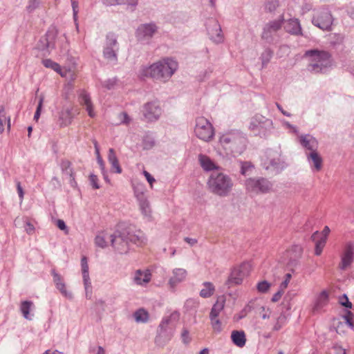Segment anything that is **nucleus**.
Segmentation results:
<instances>
[{
  "instance_id": "72a5a7b5",
  "label": "nucleus",
  "mask_w": 354,
  "mask_h": 354,
  "mask_svg": "<svg viewBox=\"0 0 354 354\" xmlns=\"http://www.w3.org/2000/svg\"><path fill=\"white\" fill-rule=\"evenodd\" d=\"M225 301V300L223 296H221L217 298L216 303L214 304L211 310L209 317H218L221 312L224 308Z\"/></svg>"
},
{
  "instance_id": "4c0bfd02",
  "label": "nucleus",
  "mask_w": 354,
  "mask_h": 354,
  "mask_svg": "<svg viewBox=\"0 0 354 354\" xmlns=\"http://www.w3.org/2000/svg\"><path fill=\"white\" fill-rule=\"evenodd\" d=\"M279 122L281 124L282 127L288 131V133L295 134L297 136L299 135V128L296 125L290 124L285 119H280Z\"/></svg>"
},
{
  "instance_id": "79ce46f5",
  "label": "nucleus",
  "mask_w": 354,
  "mask_h": 354,
  "mask_svg": "<svg viewBox=\"0 0 354 354\" xmlns=\"http://www.w3.org/2000/svg\"><path fill=\"white\" fill-rule=\"evenodd\" d=\"M272 55L273 52L271 49L267 48L264 50L260 57L262 63V67H265L270 62Z\"/></svg>"
},
{
  "instance_id": "49530a36",
  "label": "nucleus",
  "mask_w": 354,
  "mask_h": 354,
  "mask_svg": "<svg viewBox=\"0 0 354 354\" xmlns=\"http://www.w3.org/2000/svg\"><path fill=\"white\" fill-rule=\"evenodd\" d=\"M257 313L261 317L262 319H269L271 315V310L269 308L264 306H259L257 309Z\"/></svg>"
},
{
  "instance_id": "1a4fd4ad",
  "label": "nucleus",
  "mask_w": 354,
  "mask_h": 354,
  "mask_svg": "<svg viewBox=\"0 0 354 354\" xmlns=\"http://www.w3.org/2000/svg\"><path fill=\"white\" fill-rule=\"evenodd\" d=\"M119 45L115 34L109 32L106 35V41L103 50L104 58L109 62L115 64L118 61V51Z\"/></svg>"
},
{
  "instance_id": "9b49d317",
  "label": "nucleus",
  "mask_w": 354,
  "mask_h": 354,
  "mask_svg": "<svg viewBox=\"0 0 354 354\" xmlns=\"http://www.w3.org/2000/svg\"><path fill=\"white\" fill-rule=\"evenodd\" d=\"M194 133L199 139L204 141L210 140L214 135L212 124L204 117L196 118Z\"/></svg>"
},
{
  "instance_id": "6e6d98bb",
  "label": "nucleus",
  "mask_w": 354,
  "mask_h": 354,
  "mask_svg": "<svg viewBox=\"0 0 354 354\" xmlns=\"http://www.w3.org/2000/svg\"><path fill=\"white\" fill-rule=\"evenodd\" d=\"M117 81L118 80L115 77L109 79L104 82L103 86L107 89H111L115 85Z\"/></svg>"
},
{
  "instance_id": "052dcab7",
  "label": "nucleus",
  "mask_w": 354,
  "mask_h": 354,
  "mask_svg": "<svg viewBox=\"0 0 354 354\" xmlns=\"http://www.w3.org/2000/svg\"><path fill=\"white\" fill-rule=\"evenodd\" d=\"M277 6V3L276 1H269L266 5V9L270 12L274 11Z\"/></svg>"
},
{
  "instance_id": "b1692460",
  "label": "nucleus",
  "mask_w": 354,
  "mask_h": 354,
  "mask_svg": "<svg viewBox=\"0 0 354 354\" xmlns=\"http://www.w3.org/2000/svg\"><path fill=\"white\" fill-rule=\"evenodd\" d=\"M285 30L292 35H302V30L300 22L297 19H290L286 21Z\"/></svg>"
},
{
  "instance_id": "a18cd8bd",
  "label": "nucleus",
  "mask_w": 354,
  "mask_h": 354,
  "mask_svg": "<svg viewBox=\"0 0 354 354\" xmlns=\"http://www.w3.org/2000/svg\"><path fill=\"white\" fill-rule=\"evenodd\" d=\"M155 145V140L150 135H146L142 139V147L144 149H150Z\"/></svg>"
},
{
  "instance_id": "f3484780",
  "label": "nucleus",
  "mask_w": 354,
  "mask_h": 354,
  "mask_svg": "<svg viewBox=\"0 0 354 354\" xmlns=\"http://www.w3.org/2000/svg\"><path fill=\"white\" fill-rule=\"evenodd\" d=\"M78 100L81 106H82L88 113V115L94 118L96 117L97 113L95 110V106L91 100L90 94L85 90H80L78 93Z\"/></svg>"
},
{
  "instance_id": "e433bc0d",
  "label": "nucleus",
  "mask_w": 354,
  "mask_h": 354,
  "mask_svg": "<svg viewBox=\"0 0 354 354\" xmlns=\"http://www.w3.org/2000/svg\"><path fill=\"white\" fill-rule=\"evenodd\" d=\"M134 319L138 323H145L149 320V315L144 308H140L133 314Z\"/></svg>"
},
{
  "instance_id": "69168bd1",
  "label": "nucleus",
  "mask_w": 354,
  "mask_h": 354,
  "mask_svg": "<svg viewBox=\"0 0 354 354\" xmlns=\"http://www.w3.org/2000/svg\"><path fill=\"white\" fill-rule=\"evenodd\" d=\"M120 0H102L104 5L106 6H111L115 5H120Z\"/></svg>"
},
{
  "instance_id": "09e8293b",
  "label": "nucleus",
  "mask_w": 354,
  "mask_h": 354,
  "mask_svg": "<svg viewBox=\"0 0 354 354\" xmlns=\"http://www.w3.org/2000/svg\"><path fill=\"white\" fill-rule=\"evenodd\" d=\"M286 318L284 315L281 314L276 319V322L273 326V330H279L285 324Z\"/></svg>"
},
{
  "instance_id": "4d7b16f0",
  "label": "nucleus",
  "mask_w": 354,
  "mask_h": 354,
  "mask_svg": "<svg viewBox=\"0 0 354 354\" xmlns=\"http://www.w3.org/2000/svg\"><path fill=\"white\" fill-rule=\"evenodd\" d=\"M339 303L342 306H344L346 308H352V304L348 301V297L346 295H343L339 298Z\"/></svg>"
},
{
  "instance_id": "c756f323",
  "label": "nucleus",
  "mask_w": 354,
  "mask_h": 354,
  "mask_svg": "<svg viewBox=\"0 0 354 354\" xmlns=\"http://www.w3.org/2000/svg\"><path fill=\"white\" fill-rule=\"evenodd\" d=\"M330 232L328 226H325L322 232L316 231L311 236L313 243H326L327 237Z\"/></svg>"
},
{
  "instance_id": "473e14b6",
  "label": "nucleus",
  "mask_w": 354,
  "mask_h": 354,
  "mask_svg": "<svg viewBox=\"0 0 354 354\" xmlns=\"http://www.w3.org/2000/svg\"><path fill=\"white\" fill-rule=\"evenodd\" d=\"M107 158L109 163L111 165L112 169H115V172L117 174H121L122 169L119 164V161L115 152L113 148H110L109 149Z\"/></svg>"
},
{
  "instance_id": "9d476101",
  "label": "nucleus",
  "mask_w": 354,
  "mask_h": 354,
  "mask_svg": "<svg viewBox=\"0 0 354 354\" xmlns=\"http://www.w3.org/2000/svg\"><path fill=\"white\" fill-rule=\"evenodd\" d=\"M141 111L144 120L147 122L158 121L163 113L160 103L156 100L145 103Z\"/></svg>"
},
{
  "instance_id": "f8f14e48",
  "label": "nucleus",
  "mask_w": 354,
  "mask_h": 354,
  "mask_svg": "<svg viewBox=\"0 0 354 354\" xmlns=\"http://www.w3.org/2000/svg\"><path fill=\"white\" fill-rule=\"evenodd\" d=\"M252 270V266L249 263H243L234 267L231 271L227 282L230 285L241 284L243 279L249 275Z\"/></svg>"
},
{
  "instance_id": "cd10ccee",
  "label": "nucleus",
  "mask_w": 354,
  "mask_h": 354,
  "mask_svg": "<svg viewBox=\"0 0 354 354\" xmlns=\"http://www.w3.org/2000/svg\"><path fill=\"white\" fill-rule=\"evenodd\" d=\"M151 279V274L149 270H138L135 272L133 281L137 285L144 286L147 284Z\"/></svg>"
},
{
  "instance_id": "6ab92c4d",
  "label": "nucleus",
  "mask_w": 354,
  "mask_h": 354,
  "mask_svg": "<svg viewBox=\"0 0 354 354\" xmlns=\"http://www.w3.org/2000/svg\"><path fill=\"white\" fill-rule=\"evenodd\" d=\"M136 197L138 201L140 209L143 216L148 221H151L152 218L151 209L149 205V202L145 198L142 192H138L136 189L134 190Z\"/></svg>"
},
{
  "instance_id": "7ed1b4c3",
  "label": "nucleus",
  "mask_w": 354,
  "mask_h": 354,
  "mask_svg": "<svg viewBox=\"0 0 354 354\" xmlns=\"http://www.w3.org/2000/svg\"><path fill=\"white\" fill-rule=\"evenodd\" d=\"M107 238L109 239L110 243H143L145 241L143 232L136 230L134 227H124L122 224H120L117 230L111 234L105 232L97 234L95 243H108Z\"/></svg>"
},
{
  "instance_id": "338daca9",
  "label": "nucleus",
  "mask_w": 354,
  "mask_h": 354,
  "mask_svg": "<svg viewBox=\"0 0 354 354\" xmlns=\"http://www.w3.org/2000/svg\"><path fill=\"white\" fill-rule=\"evenodd\" d=\"M17 189L18 195H19V199H20V202L21 203L22 201H23V198H24V193L23 188L21 186V184H20L19 182L17 183Z\"/></svg>"
},
{
  "instance_id": "ea45409f",
  "label": "nucleus",
  "mask_w": 354,
  "mask_h": 354,
  "mask_svg": "<svg viewBox=\"0 0 354 354\" xmlns=\"http://www.w3.org/2000/svg\"><path fill=\"white\" fill-rule=\"evenodd\" d=\"M62 171L65 177L72 176V175L75 174L73 172V169L71 167V164L68 160H62L60 165Z\"/></svg>"
},
{
  "instance_id": "f257e3e1",
  "label": "nucleus",
  "mask_w": 354,
  "mask_h": 354,
  "mask_svg": "<svg viewBox=\"0 0 354 354\" xmlns=\"http://www.w3.org/2000/svg\"><path fill=\"white\" fill-rule=\"evenodd\" d=\"M247 138L237 129H231L219 133L218 151L227 158L236 157L246 149Z\"/></svg>"
},
{
  "instance_id": "412c9836",
  "label": "nucleus",
  "mask_w": 354,
  "mask_h": 354,
  "mask_svg": "<svg viewBox=\"0 0 354 354\" xmlns=\"http://www.w3.org/2000/svg\"><path fill=\"white\" fill-rule=\"evenodd\" d=\"M42 63L45 67L54 70L55 71L60 74L61 76L64 77L66 78L70 77L71 81L75 79V75L73 71H71V70H67L66 68H62L57 63L52 61L50 59H44L42 61Z\"/></svg>"
},
{
  "instance_id": "2eb2a0df",
  "label": "nucleus",
  "mask_w": 354,
  "mask_h": 354,
  "mask_svg": "<svg viewBox=\"0 0 354 354\" xmlns=\"http://www.w3.org/2000/svg\"><path fill=\"white\" fill-rule=\"evenodd\" d=\"M272 126V121L261 115H256L250 122L249 129L255 134H261Z\"/></svg>"
},
{
  "instance_id": "0e129e2a",
  "label": "nucleus",
  "mask_w": 354,
  "mask_h": 354,
  "mask_svg": "<svg viewBox=\"0 0 354 354\" xmlns=\"http://www.w3.org/2000/svg\"><path fill=\"white\" fill-rule=\"evenodd\" d=\"M333 354H346L345 350L339 346H335L332 348Z\"/></svg>"
},
{
  "instance_id": "c03bdc74",
  "label": "nucleus",
  "mask_w": 354,
  "mask_h": 354,
  "mask_svg": "<svg viewBox=\"0 0 354 354\" xmlns=\"http://www.w3.org/2000/svg\"><path fill=\"white\" fill-rule=\"evenodd\" d=\"M139 0H120V5H124L127 6V9L133 12L136 10Z\"/></svg>"
},
{
  "instance_id": "a19ab883",
  "label": "nucleus",
  "mask_w": 354,
  "mask_h": 354,
  "mask_svg": "<svg viewBox=\"0 0 354 354\" xmlns=\"http://www.w3.org/2000/svg\"><path fill=\"white\" fill-rule=\"evenodd\" d=\"M254 165L250 162H241V174L243 176L252 174Z\"/></svg>"
},
{
  "instance_id": "39448f33",
  "label": "nucleus",
  "mask_w": 354,
  "mask_h": 354,
  "mask_svg": "<svg viewBox=\"0 0 354 354\" xmlns=\"http://www.w3.org/2000/svg\"><path fill=\"white\" fill-rule=\"evenodd\" d=\"M208 185L211 191L220 196H226L232 191L234 183L227 174L218 172L211 174Z\"/></svg>"
},
{
  "instance_id": "bb28decb",
  "label": "nucleus",
  "mask_w": 354,
  "mask_h": 354,
  "mask_svg": "<svg viewBox=\"0 0 354 354\" xmlns=\"http://www.w3.org/2000/svg\"><path fill=\"white\" fill-rule=\"evenodd\" d=\"M55 34L53 31H48L45 37H42L38 44L37 48L40 50H48L54 48L53 39Z\"/></svg>"
},
{
  "instance_id": "774afa93",
  "label": "nucleus",
  "mask_w": 354,
  "mask_h": 354,
  "mask_svg": "<svg viewBox=\"0 0 354 354\" xmlns=\"http://www.w3.org/2000/svg\"><path fill=\"white\" fill-rule=\"evenodd\" d=\"M57 227L61 230H66L67 228L65 222L61 219L57 221Z\"/></svg>"
},
{
  "instance_id": "de8ad7c7",
  "label": "nucleus",
  "mask_w": 354,
  "mask_h": 354,
  "mask_svg": "<svg viewBox=\"0 0 354 354\" xmlns=\"http://www.w3.org/2000/svg\"><path fill=\"white\" fill-rule=\"evenodd\" d=\"M71 6L73 8V20L76 26L77 30L79 28V24L77 23V14H78V1L77 0H71Z\"/></svg>"
},
{
  "instance_id": "c9c22d12",
  "label": "nucleus",
  "mask_w": 354,
  "mask_h": 354,
  "mask_svg": "<svg viewBox=\"0 0 354 354\" xmlns=\"http://www.w3.org/2000/svg\"><path fill=\"white\" fill-rule=\"evenodd\" d=\"M215 287L211 282H204L200 291V296L203 298H209L214 294Z\"/></svg>"
},
{
  "instance_id": "680f3d73",
  "label": "nucleus",
  "mask_w": 354,
  "mask_h": 354,
  "mask_svg": "<svg viewBox=\"0 0 354 354\" xmlns=\"http://www.w3.org/2000/svg\"><path fill=\"white\" fill-rule=\"evenodd\" d=\"M143 174L145 176L147 182L150 184L152 187V184L156 181L155 178L147 171H143Z\"/></svg>"
},
{
  "instance_id": "20e7f679",
  "label": "nucleus",
  "mask_w": 354,
  "mask_h": 354,
  "mask_svg": "<svg viewBox=\"0 0 354 354\" xmlns=\"http://www.w3.org/2000/svg\"><path fill=\"white\" fill-rule=\"evenodd\" d=\"M304 58L307 61V70L312 73H325L333 66L331 55L326 50L317 48L306 50Z\"/></svg>"
},
{
  "instance_id": "603ef678",
  "label": "nucleus",
  "mask_w": 354,
  "mask_h": 354,
  "mask_svg": "<svg viewBox=\"0 0 354 354\" xmlns=\"http://www.w3.org/2000/svg\"><path fill=\"white\" fill-rule=\"evenodd\" d=\"M344 319L346 322V324L351 327H354V316L351 311H347L346 315L344 316Z\"/></svg>"
},
{
  "instance_id": "5701e85b",
  "label": "nucleus",
  "mask_w": 354,
  "mask_h": 354,
  "mask_svg": "<svg viewBox=\"0 0 354 354\" xmlns=\"http://www.w3.org/2000/svg\"><path fill=\"white\" fill-rule=\"evenodd\" d=\"M82 277L84 283V288L86 291V296L88 298L91 297V286L88 274V266L87 259L86 257H83L81 260Z\"/></svg>"
},
{
  "instance_id": "5fc2aeb1",
  "label": "nucleus",
  "mask_w": 354,
  "mask_h": 354,
  "mask_svg": "<svg viewBox=\"0 0 354 354\" xmlns=\"http://www.w3.org/2000/svg\"><path fill=\"white\" fill-rule=\"evenodd\" d=\"M0 119L7 122V127L9 131L10 129V118L6 116L3 106L0 108Z\"/></svg>"
},
{
  "instance_id": "13d9d810",
  "label": "nucleus",
  "mask_w": 354,
  "mask_h": 354,
  "mask_svg": "<svg viewBox=\"0 0 354 354\" xmlns=\"http://www.w3.org/2000/svg\"><path fill=\"white\" fill-rule=\"evenodd\" d=\"M118 117H119L121 124H127L129 123V122L131 120L129 116L125 112H122V113H120Z\"/></svg>"
},
{
  "instance_id": "864d4df0",
  "label": "nucleus",
  "mask_w": 354,
  "mask_h": 354,
  "mask_svg": "<svg viewBox=\"0 0 354 354\" xmlns=\"http://www.w3.org/2000/svg\"><path fill=\"white\" fill-rule=\"evenodd\" d=\"M39 4H40V1L39 0H30L28 1V3L27 6H26V10L29 12H32L36 8H37L39 7Z\"/></svg>"
},
{
  "instance_id": "f03ea898",
  "label": "nucleus",
  "mask_w": 354,
  "mask_h": 354,
  "mask_svg": "<svg viewBox=\"0 0 354 354\" xmlns=\"http://www.w3.org/2000/svg\"><path fill=\"white\" fill-rule=\"evenodd\" d=\"M178 68V64L173 58L165 57L149 66H142L138 71L140 78H151L167 82Z\"/></svg>"
},
{
  "instance_id": "7c9ffc66",
  "label": "nucleus",
  "mask_w": 354,
  "mask_h": 354,
  "mask_svg": "<svg viewBox=\"0 0 354 354\" xmlns=\"http://www.w3.org/2000/svg\"><path fill=\"white\" fill-rule=\"evenodd\" d=\"M232 342L238 347L243 348L246 343V336L243 330H233L231 333Z\"/></svg>"
},
{
  "instance_id": "4be33fe9",
  "label": "nucleus",
  "mask_w": 354,
  "mask_h": 354,
  "mask_svg": "<svg viewBox=\"0 0 354 354\" xmlns=\"http://www.w3.org/2000/svg\"><path fill=\"white\" fill-rule=\"evenodd\" d=\"M307 161L313 172L319 171L322 168L323 160L317 150L306 153Z\"/></svg>"
},
{
  "instance_id": "3c124183",
  "label": "nucleus",
  "mask_w": 354,
  "mask_h": 354,
  "mask_svg": "<svg viewBox=\"0 0 354 354\" xmlns=\"http://www.w3.org/2000/svg\"><path fill=\"white\" fill-rule=\"evenodd\" d=\"M211 321V324L214 331L216 333H219L222 330V326L221 321L218 319V317H209Z\"/></svg>"
},
{
  "instance_id": "dca6fc26",
  "label": "nucleus",
  "mask_w": 354,
  "mask_h": 354,
  "mask_svg": "<svg viewBox=\"0 0 354 354\" xmlns=\"http://www.w3.org/2000/svg\"><path fill=\"white\" fill-rule=\"evenodd\" d=\"M284 19L281 16L278 19L270 21L263 28L262 38L268 42H272L273 35L281 28Z\"/></svg>"
},
{
  "instance_id": "8fccbe9b",
  "label": "nucleus",
  "mask_w": 354,
  "mask_h": 354,
  "mask_svg": "<svg viewBox=\"0 0 354 354\" xmlns=\"http://www.w3.org/2000/svg\"><path fill=\"white\" fill-rule=\"evenodd\" d=\"M271 287V284L267 281H261L257 284V289L259 292L266 293Z\"/></svg>"
},
{
  "instance_id": "bf43d9fd",
  "label": "nucleus",
  "mask_w": 354,
  "mask_h": 354,
  "mask_svg": "<svg viewBox=\"0 0 354 354\" xmlns=\"http://www.w3.org/2000/svg\"><path fill=\"white\" fill-rule=\"evenodd\" d=\"M90 183L93 187L95 189H99L100 185L97 183V177L94 174H91L89 176Z\"/></svg>"
},
{
  "instance_id": "37998d69",
  "label": "nucleus",
  "mask_w": 354,
  "mask_h": 354,
  "mask_svg": "<svg viewBox=\"0 0 354 354\" xmlns=\"http://www.w3.org/2000/svg\"><path fill=\"white\" fill-rule=\"evenodd\" d=\"M24 227L25 231L28 234H32L34 233L35 227V221L28 218H26L24 220Z\"/></svg>"
},
{
  "instance_id": "a878e982",
  "label": "nucleus",
  "mask_w": 354,
  "mask_h": 354,
  "mask_svg": "<svg viewBox=\"0 0 354 354\" xmlns=\"http://www.w3.org/2000/svg\"><path fill=\"white\" fill-rule=\"evenodd\" d=\"M198 162L203 169L205 171H212L218 169V166L216 163L209 156L205 154L201 153L198 155Z\"/></svg>"
},
{
  "instance_id": "393cba45",
  "label": "nucleus",
  "mask_w": 354,
  "mask_h": 354,
  "mask_svg": "<svg viewBox=\"0 0 354 354\" xmlns=\"http://www.w3.org/2000/svg\"><path fill=\"white\" fill-rule=\"evenodd\" d=\"M73 118V108L72 106H64L59 113V121L62 126L69 125Z\"/></svg>"
},
{
  "instance_id": "e2e57ef3",
  "label": "nucleus",
  "mask_w": 354,
  "mask_h": 354,
  "mask_svg": "<svg viewBox=\"0 0 354 354\" xmlns=\"http://www.w3.org/2000/svg\"><path fill=\"white\" fill-rule=\"evenodd\" d=\"M283 290H279L278 292H277L272 297V302H277L282 297L283 294Z\"/></svg>"
},
{
  "instance_id": "6e6552de",
  "label": "nucleus",
  "mask_w": 354,
  "mask_h": 354,
  "mask_svg": "<svg viewBox=\"0 0 354 354\" xmlns=\"http://www.w3.org/2000/svg\"><path fill=\"white\" fill-rule=\"evenodd\" d=\"M272 182L263 177L249 178L245 182L247 192L254 194L268 193L272 190Z\"/></svg>"
},
{
  "instance_id": "2f4dec72",
  "label": "nucleus",
  "mask_w": 354,
  "mask_h": 354,
  "mask_svg": "<svg viewBox=\"0 0 354 354\" xmlns=\"http://www.w3.org/2000/svg\"><path fill=\"white\" fill-rule=\"evenodd\" d=\"M173 277L169 279L171 286H175L178 283L183 281L187 276V272L182 268H176L173 271Z\"/></svg>"
},
{
  "instance_id": "423d86ee",
  "label": "nucleus",
  "mask_w": 354,
  "mask_h": 354,
  "mask_svg": "<svg viewBox=\"0 0 354 354\" xmlns=\"http://www.w3.org/2000/svg\"><path fill=\"white\" fill-rule=\"evenodd\" d=\"M262 165L266 170L279 174L288 167V163L280 150H269Z\"/></svg>"
},
{
  "instance_id": "aec40b11",
  "label": "nucleus",
  "mask_w": 354,
  "mask_h": 354,
  "mask_svg": "<svg viewBox=\"0 0 354 354\" xmlns=\"http://www.w3.org/2000/svg\"><path fill=\"white\" fill-rule=\"evenodd\" d=\"M354 260V247L352 245L346 246L341 254V261L339 264V269L346 270L348 269Z\"/></svg>"
},
{
  "instance_id": "0eeeda50",
  "label": "nucleus",
  "mask_w": 354,
  "mask_h": 354,
  "mask_svg": "<svg viewBox=\"0 0 354 354\" xmlns=\"http://www.w3.org/2000/svg\"><path fill=\"white\" fill-rule=\"evenodd\" d=\"M333 18L330 10L326 7H320L313 10L312 23L323 30H330Z\"/></svg>"
},
{
  "instance_id": "ddd939ff",
  "label": "nucleus",
  "mask_w": 354,
  "mask_h": 354,
  "mask_svg": "<svg viewBox=\"0 0 354 354\" xmlns=\"http://www.w3.org/2000/svg\"><path fill=\"white\" fill-rule=\"evenodd\" d=\"M209 39L215 44H221L224 41V35L218 21L214 18L208 19L205 23Z\"/></svg>"
},
{
  "instance_id": "58836bf2",
  "label": "nucleus",
  "mask_w": 354,
  "mask_h": 354,
  "mask_svg": "<svg viewBox=\"0 0 354 354\" xmlns=\"http://www.w3.org/2000/svg\"><path fill=\"white\" fill-rule=\"evenodd\" d=\"M33 306V303L29 301H23L21 304V311L24 315V317L27 319H30V310Z\"/></svg>"
},
{
  "instance_id": "f704fd0d",
  "label": "nucleus",
  "mask_w": 354,
  "mask_h": 354,
  "mask_svg": "<svg viewBox=\"0 0 354 354\" xmlns=\"http://www.w3.org/2000/svg\"><path fill=\"white\" fill-rule=\"evenodd\" d=\"M329 300V292L327 290L322 291L317 296L315 303V309L318 310L326 306Z\"/></svg>"
},
{
  "instance_id": "c85d7f7f",
  "label": "nucleus",
  "mask_w": 354,
  "mask_h": 354,
  "mask_svg": "<svg viewBox=\"0 0 354 354\" xmlns=\"http://www.w3.org/2000/svg\"><path fill=\"white\" fill-rule=\"evenodd\" d=\"M52 274L53 276V281L55 283L56 288L64 297L71 299L72 294L67 291L66 285L63 281L62 277L57 273H56L55 271H53Z\"/></svg>"
},
{
  "instance_id": "a211bd4d",
  "label": "nucleus",
  "mask_w": 354,
  "mask_h": 354,
  "mask_svg": "<svg viewBox=\"0 0 354 354\" xmlns=\"http://www.w3.org/2000/svg\"><path fill=\"white\" fill-rule=\"evenodd\" d=\"M298 140L301 147L309 152L317 150L318 140L311 134H301L298 136Z\"/></svg>"
},
{
  "instance_id": "4468645a",
  "label": "nucleus",
  "mask_w": 354,
  "mask_h": 354,
  "mask_svg": "<svg viewBox=\"0 0 354 354\" xmlns=\"http://www.w3.org/2000/svg\"><path fill=\"white\" fill-rule=\"evenodd\" d=\"M157 30L158 26L154 23L142 24L136 29V37L139 41L147 44Z\"/></svg>"
}]
</instances>
